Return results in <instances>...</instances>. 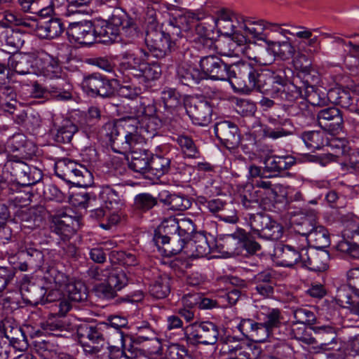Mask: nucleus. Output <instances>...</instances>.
I'll return each mask as SVG.
<instances>
[{"mask_svg":"<svg viewBox=\"0 0 359 359\" xmlns=\"http://www.w3.org/2000/svg\"><path fill=\"white\" fill-rule=\"evenodd\" d=\"M311 61L308 57L302 55L299 59L295 61V66L297 68L300 69V72L298 73V77L301 80L302 86H297L296 84L292 83L297 88L300 90L301 95L299 97H305L308 98L313 105H320L325 103V97L321 98L318 92L316 91L315 84L318 80V77L314 74H312L310 71ZM287 83H290L286 80Z\"/></svg>","mask_w":359,"mask_h":359,"instance_id":"nucleus-4","label":"nucleus"},{"mask_svg":"<svg viewBox=\"0 0 359 359\" xmlns=\"http://www.w3.org/2000/svg\"><path fill=\"white\" fill-rule=\"evenodd\" d=\"M188 245L191 246L194 256L202 257L210 252V247L208 243L206 236L203 233H195Z\"/></svg>","mask_w":359,"mask_h":359,"instance_id":"nucleus-45","label":"nucleus"},{"mask_svg":"<svg viewBox=\"0 0 359 359\" xmlns=\"http://www.w3.org/2000/svg\"><path fill=\"white\" fill-rule=\"evenodd\" d=\"M108 327V324L103 323L83 324L79 327L78 334L81 341L88 339L93 344H99L104 340V335Z\"/></svg>","mask_w":359,"mask_h":359,"instance_id":"nucleus-28","label":"nucleus"},{"mask_svg":"<svg viewBox=\"0 0 359 359\" xmlns=\"http://www.w3.org/2000/svg\"><path fill=\"white\" fill-rule=\"evenodd\" d=\"M106 18H108L107 21L116 25L118 28L122 26L127 20L126 13L118 5L116 7H108L107 11H102Z\"/></svg>","mask_w":359,"mask_h":359,"instance_id":"nucleus-64","label":"nucleus"},{"mask_svg":"<svg viewBox=\"0 0 359 359\" xmlns=\"http://www.w3.org/2000/svg\"><path fill=\"white\" fill-rule=\"evenodd\" d=\"M212 107L205 100H192L187 107V112L193 123L198 126H207L211 121Z\"/></svg>","mask_w":359,"mask_h":359,"instance_id":"nucleus-20","label":"nucleus"},{"mask_svg":"<svg viewBox=\"0 0 359 359\" xmlns=\"http://www.w3.org/2000/svg\"><path fill=\"white\" fill-rule=\"evenodd\" d=\"M65 26L59 18L39 20L38 36L41 39H53L64 32Z\"/></svg>","mask_w":359,"mask_h":359,"instance_id":"nucleus-29","label":"nucleus"},{"mask_svg":"<svg viewBox=\"0 0 359 359\" xmlns=\"http://www.w3.org/2000/svg\"><path fill=\"white\" fill-rule=\"evenodd\" d=\"M100 196L108 209H117L123 203L121 196L109 186L103 187Z\"/></svg>","mask_w":359,"mask_h":359,"instance_id":"nucleus-62","label":"nucleus"},{"mask_svg":"<svg viewBox=\"0 0 359 359\" xmlns=\"http://www.w3.org/2000/svg\"><path fill=\"white\" fill-rule=\"evenodd\" d=\"M249 224L253 233L261 238L278 241L283 236V226L266 214H250Z\"/></svg>","mask_w":359,"mask_h":359,"instance_id":"nucleus-7","label":"nucleus"},{"mask_svg":"<svg viewBox=\"0 0 359 359\" xmlns=\"http://www.w3.org/2000/svg\"><path fill=\"white\" fill-rule=\"evenodd\" d=\"M24 158L8 155L4 166V172L11 175V180L23 187L39 183L43 177L42 171L36 166L28 164Z\"/></svg>","mask_w":359,"mask_h":359,"instance_id":"nucleus-2","label":"nucleus"},{"mask_svg":"<svg viewBox=\"0 0 359 359\" xmlns=\"http://www.w3.org/2000/svg\"><path fill=\"white\" fill-rule=\"evenodd\" d=\"M227 355V359H255L256 358L253 347L245 343L229 347Z\"/></svg>","mask_w":359,"mask_h":359,"instance_id":"nucleus-55","label":"nucleus"},{"mask_svg":"<svg viewBox=\"0 0 359 359\" xmlns=\"http://www.w3.org/2000/svg\"><path fill=\"white\" fill-rule=\"evenodd\" d=\"M144 41L153 56L158 59L169 55L175 46L170 34L153 23L147 27Z\"/></svg>","mask_w":359,"mask_h":359,"instance_id":"nucleus-6","label":"nucleus"},{"mask_svg":"<svg viewBox=\"0 0 359 359\" xmlns=\"http://www.w3.org/2000/svg\"><path fill=\"white\" fill-rule=\"evenodd\" d=\"M160 201L168 205L170 210L183 211L191 206L190 201L184 196L177 194H166L165 198L160 194Z\"/></svg>","mask_w":359,"mask_h":359,"instance_id":"nucleus-51","label":"nucleus"},{"mask_svg":"<svg viewBox=\"0 0 359 359\" xmlns=\"http://www.w3.org/2000/svg\"><path fill=\"white\" fill-rule=\"evenodd\" d=\"M170 168V158L158 155L151 156L149 172H151L156 177H160L168 173Z\"/></svg>","mask_w":359,"mask_h":359,"instance_id":"nucleus-53","label":"nucleus"},{"mask_svg":"<svg viewBox=\"0 0 359 359\" xmlns=\"http://www.w3.org/2000/svg\"><path fill=\"white\" fill-rule=\"evenodd\" d=\"M147 341H153L156 343L155 348L157 350L161 348V341L157 337L156 332L147 322H143L142 325L137 326L136 332L133 337V342L142 344Z\"/></svg>","mask_w":359,"mask_h":359,"instance_id":"nucleus-41","label":"nucleus"},{"mask_svg":"<svg viewBox=\"0 0 359 359\" xmlns=\"http://www.w3.org/2000/svg\"><path fill=\"white\" fill-rule=\"evenodd\" d=\"M161 100L164 107V116L167 119H171L181 107V95L175 88H165L161 92Z\"/></svg>","mask_w":359,"mask_h":359,"instance_id":"nucleus-31","label":"nucleus"},{"mask_svg":"<svg viewBox=\"0 0 359 359\" xmlns=\"http://www.w3.org/2000/svg\"><path fill=\"white\" fill-rule=\"evenodd\" d=\"M77 131L78 127L76 125L70 120H65L57 129L54 139L58 143H69Z\"/></svg>","mask_w":359,"mask_h":359,"instance_id":"nucleus-49","label":"nucleus"},{"mask_svg":"<svg viewBox=\"0 0 359 359\" xmlns=\"http://www.w3.org/2000/svg\"><path fill=\"white\" fill-rule=\"evenodd\" d=\"M34 348L42 359H72L69 355L57 354V346L48 341L39 340L34 342Z\"/></svg>","mask_w":359,"mask_h":359,"instance_id":"nucleus-40","label":"nucleus"},{"mask_svg":"<svg viewBox=\"0 0 359 359\" xmlns=\"http://www.w3.org/2000/svg\"><path fill=\"white\" fill-rule=\"evenodd\" d=\"M329 254L327 251L318 252L305 248L302 266L313 271H324L328 268Z\"/></svg>","mask_w":359,"mask_h":359,"instance_id":"nucleus-23","label":"nucleus"},{"mask_svg":"<svg viewBox=\"0 0 359 359\" xmlns=\"http://www.w3.org/2000/svg\"><path fill=\"white\" fill-rule=\"evenodd\" d=\"M158 229L161 233H164L172 237V242H179L177 248H169L171 254L177 255L180 253L184 247L185 238H182L179 236V226L177 218L170 217L163 220Z\"/></svg>","mask_w":359,"mask_h":359,"instance_id":"nucleus-27","label":"nucleus"},{"mask_svg":"<svg viewBox=\"0 0 359 359\" xmlns=\"http://www.w3.org/2000/svg\"><path fill=\"white\" fill-rule=\"evenodd\" d=\"M184 337L189 344L213 345L219 339V327L210 321L195 322L183 329Z\"/></svg>","mask_w":359,"mask_h":359,"instance_id":"nucleus-5","label":"nucleus"},{"mask_svg":"<svg viewBox=\"0 0 359 359\" xmlns=\"http://www.w3.org/2000/svg\"><path fill=\"white\" fill-rule=\"evenodd\" d=\"M257 320L261 321L273 333L283 327L281 313L278 309L262 306L257 314Z\"/></svg>","mask_w":359,"mask_h":359,"instance_id":"nucleus-32","label":"nucleus"},{"mask_svg":"<svg viewBox=\"0 0 359 359\" xmlns=\"http://www.w3.org/2000/svg\"><path fill=\"white\" fill-rule=\"evenodd\" d=\"M353 293H355V290L351 284L348 283V284L341 285L337 290L335 300L340 306H352L354 304L352 296Z\"/></svg>","mask_w":359,"mask_h":359,"instance_id":"nucleus-61","label":"nucleus"},{"mask_svg":"<svg viewBox=\"0 0 359 359\" xmlns=\"http://www.w3.org/2000/svg\"><path fill=\"white\" fill-rule=\"evenodd\" d=\"M272 26L278 27L277 25H272V23L264 20H248L243 25V29L245 30L246 34L258 40L264 41L266 43V41L269 40L267 39V34L265 33L264 31L266 29L271 30V27Z\"/></svg>","mask_w":359,"mask_h":359,"instance_id":"nucleus-35","label":"nucleus"},{"mask_svg":"<svg viewBox=\"0 0 359 359\" xmlns=\"http://www.w3.org/2000/svg\"><path fill=\"white\" fill-rule=\"evenodd\" d=\"M316 337V346L313 353H321L333 350L337 344L336 329L330 325L314 326L311 328Z\"/></svg>","mask_w":359,"mask_h":359,"instance_id":"nucleus-13","label":"nucleus"},{"mask_svg":"<svg viewBox=\"0 0 359 359\" xmlns=\"http://www.w3.org/2000/svg\"><path fill=\"white\" fill-rule=\"evenodd\" d=\"M264 170L266 172H280L288 170L296 163V159L290 155L269 156L264 159Z\"/></svg>","mask_w":359,"mask_h":359,"instance_id":"nucleus-33","label":"nucleus"},{"mask_svg":"<svg viewBox=\"0 0 359 359\" xmlns=\"http://www.w3.org/2000/svg\"><path fill=\"white\" fill-rule=\"evenodd\" d=\"M306 212H310L309 215H306L302 219L300 224H298L295 227V231L299 234L306 237L307 240L315 226L317 225L318 222L316 220V211L313 210H308Z\"/></svg>","mask_w":359,"mask_h":359,"instance_id":"nucleus-57","label":"nucleus"},{"mask_svg":"<svg viewBox=\"0 0 359 359\" xmlns=\"http://www.w3.org/2000/svg\"><path fill=\"white\" fill-rule=\"evenodd\" d=\"M81 87L88 94L102 97L111 96L114 91L111 81L98 73L85 76L81 82Z\"/></svg>","mask_w":359,"mask_h":359,"instance_id":"nucleus-11","label":"nucleus"},{"mask_svg":"<svg viewBox=\"0 0 359 359\" xmlns=\"http://www.w3.org/2000/svg\"><path fill=\"white\" fill-rule=\"evenodd\" d=\"M176 76L179 82L189 86L198 84L204 79V74L196 67L187 62H182L178 65Z\"/></svg>","mask_w":359,"mask_h":359,"instance_id":"nucleus-26","label":"nucleus"},{"mask_svg":"<svg viewBox=\"0 0 359 359\" xmlns=\"http://www.w3.org/2000/svg\"><path fill=\"white\" fill-rule=\"evenodd\" d=\"M161 75V68L158 63H147L144 60V64L140 68V72L136 77L142 79L144 81H149L158 79Z\"/></svg>","mask_w":359,"mask_h":359,"instance_id":"nucleus-60","label":"nucleus"},{"mask_svg":"<svg viewBox=\"0 0 359 359\" xmlns=\"http://www.w3.org/2000/svg\"><path fill=\"white\" fill-rule=\"evenodd\" d=\"M170 292V278L166 273L159 275L149 287V294L156 299H163Z\"/></svg>","mask_w":359,"mask_h":359,"instance_id":"nucleus-36","label":"nucleus"},{"mask_svg":"<svg viewBox=\"0 0 359 359\" xmlns=\"http://www.w3.org/2000/svg\"><path fill=\"white\" fill-rule=\"evenodd\" d=\"M95 34L100 42L112 43L117 41L121 29L107 20H97L95 22Z\"/></svg>","mask_w":359,"mask_h":359,"instance_id":"nucleus-34","label":"nucleus"},{"mask_svg":"<svg viewBox=\"0 0 359 359\" xmlns=\"http://www.w3.org/2000/svg\"><path fill=\"white\" fill-rule=\"evenodd\" d=\"M6 19L16 26H22L29 28L30 30H36L38 35L39 20L22 17L20 14L15 13H7Z\"/></svg>","mask_w":359,"mask_h":359,"instance_id":"nucleus-59","label":"nucleus"},{"mask_svg":"<svg viewBox=\"0 0 359 359\" xmlns=\"http://www.w3.org/2000/svg\"><path fill=\"white\" fill-rule=\"evenodd\" d=\"M65 291L69 300L82 302L88 298L87 287L81 281L69 283L65 286Z\"/></svg>","mask_w":359,"mask_h":359,"instance_id":"nucleus-52","label":"nucleus"},{"mask_svg":"<svg viewBox=\"0 0 359 359\" xmlns=\"http://www.w3.org/2000/svg\"><path fill=\"white\" fill-rule=\"evenodd\" d=\"M301 138L308 148L320 149L328 142L325 131H307L302 134Z\"/></svg>","mask_w":359,"mask_h":359,"instance_id":"nucleus-46","label":"nucleus"},{"mask_svg":"<svg viewBox=\"0 0 359 359\" xmlns=\"http://www.w3.org/2000/svg\"><path fill=\"white\" fill-rule=\"evenodd\" d=\"M174 140L179 145L182 154L187 158H196L200 156L198 148L192 138L187 135H177Z\"/></svg>","mask_w":359,"mask_h":359,"instance_id":"nucleus-48","label":"nucleus"},{"mask_svg":"<svg viewBox=\"0 0 359 359\" xmlns=\"http://www.w3.org/2000/svg\"><path fill=\"white\" fill-rule=\"evenodd\" d=\"M335 248L353 259H359V224L346 232L344 237L337 243Z\"/></svg>","mask_w":359,"mask_h":359,"instance_id":"nucleus-24","label":"nucleus"},{"mask_svg":"<svg viewBox=\"0 0 359 359\" xmlns=\"http://www.w3.org/2000/svg\"><path fill=\"white\" fill-rule=\"evenodd\" d=\"M228 81L236 92L249 93L257 90L274 99L292 102L301 95L292 83H287L282 72H273L256 68L248 62L240 61L229 65Z\"/></svg>","mask_w":359,"mask_h":359,"instance_id":"nucleus-1","label":"nucleus"},{"mask_svg":"<svg viewBox=\"0 0 359 359\" xmlns=\"http://www.w3.org/2000/svg\"><path fill=\"white\" fill-rule=\"evenodd\" d=\"M224 241L229 243L233 241L236 245H240L248 253L253 255L260 250V245L242 233L227 234L225 236Z\"/></svg>","mask_w":359,"mask_h":359,"instance_id":"nucleus-39","label":"nucleus"},{"mask_svg":"<svg viewBox=\"0 0 359 359\" xmlns=\"http://www.w3.org/2000/svg\"><path fill=\"white\" fill-rule=\"evenodd\" d=\"M291 337L306 344L309 346V352L313 353V347L316 346V337H313L311 333L306 330L304 325L299 326L292 324L291 327Z\"/></svg>","mask_w":359,"mask_h":359,"instance_id":"nucleus-50","label":"nucleus"},{"mask_svg":"<svg viewBox=\"0 0 359 359\" xmlns=\"http://www.w3.org/2000/svg\"><path fill=\"white\" fill-rule=\"evenodd\" d=\"M201 72L204 74V79L209 76L214 80H228L229 65L217 55H210L203 57L200 60Z\"/></svg>","mask_w":359,"mask_h":359,"instance_id":"nucleus-10","label":"nucleus"},{"mask_svg":"<svg viewBox=\"0 0 359 359\" xmlns=\"http://www.w3.org/2000/svg\"><path fill=\"white\" fill-rule=\"evenodd\" d=\"M71 86L64 79H60L55 84L43 88L37 82H34L30 91L34 98H47L48 95L57 100H69L72 98Z\"/></svg>","mask_w":359,"mask_h":359,"instance_id":"nucleus-9","label":"nucleus"},{"mask_svg":"<svg viewBox=\"0 0 359 359\" xmlns=\"http://www.w3.org/2000/svg\"><path fill=\"white\" fill-rule=\"evenodd\" d=\"M318 125L324 131L338 134L342 130L344 120L341 111L336 107H327L320 110L317 114Z\"/></svg>","mask_w":359,"mask_h":359,"instance_id":"nucleus-14","label":"nucleus"},{"mask_svg":"<svg viewBox=\"0 0 359 359\" xmlns=\"http://www.w3.org/2000/svg\"><path fill=\"white\" fill-rule=\"evenodd\" d=\"M307 241L312 244L316 249L325 248L330 244L328 231L322 225L317 224Z\"/></svg>","mask_w":359,"mask_h":359,"instance_id":"nucleus-44","label":"nucleus"},{"mask_svg":"<svg viewBox=\"0 0 359 359\" xmlns=\"http://www.w3.org/2000/svg\"><path fill=\"white\" fill-rule=\"evenodd\" d=\"M55 173L62 180L77 187H87L93 182V174L86 166L68 158L55 162Z\"/></svg>","mask_w":359,"mask_h":359,"instance_id":"nucleus-3","label":"nucleus"},{"mask_svg":"<svg viewBox=\"0 0 359 359\" xmlns=\"http://www.w3.org/2000/svg\"><path fill=\"white\" fill-rule=\"evenodd\" d=\"M331 149V151L325 154V157L328 161H337V159L346 152L345 142L344 140H337L334 138L329 139L328 142L325 144Z\"/></svg>","mask_w":359,"mask_h":359,"instance_id":"nucleus-63","label":"nucleus"},{"mask_svg":"<svg viewBox=\"0 0 359 359\" xmlns=\"http://www.w3.org/2000/svg\"><path fill=\"white\" fill-rule=\"evenodd\" d=\"M46 214V209L42 205H39L22 210L18 217L23 228L34 229L42 224Z\"/></svg>","mask_w":359,"mask_h":359,"instance_id":"nucleus-25","label":"nucleus"},{"mask_svg":"<svg viewBox=\"0 0 359 359\" xmlns=\"http://www.w3.org/2000/svg\"><path fill=\"white\" fill-rule=\"evenodd\" d=\"M67 34L76 42L84 45H90L96 40L95 22L83 21L70 23Z\"/></svg>","mask_w":359,"mask_h":359,"instance_id":"nucleus-17","label":"nucleus"},{"mask_svg":"<svg viewBox=\"0 0 359 359\" xmlns=\"http://www.w3.org/2000/svg\"><path fill=\"white\" fill-rule=\"evenodd\" d=\"M105 332L107 333V349L101 354L100 359L105 355H108L111 348L117 347L119 349L124 348L125 347V334L122 330H106Z\"/></svg>","mask_w":359,"mask_h":359,"instance_id":"nucleus-56","label":"nucleus"},{"mask_svg":"<svg viewBox=\"0 0 359 359\" xmlns=\"http://www.w3.org/2000/svg\"><path fill=\"white\" fill-rule=\"evenodd\" d=\"M126 122L127 118L108 121L103 126L101 130L102 135L109 139L112 148L116 151H117V140L121 138L123 131L125 129L128 130Z\"/></svg>","mask_w":359,"mask_h":359,"instance_id":"nucleus-30","label":"nucleus"},{"mask_svg":"<svg viewBox=\"0 0 359 359\" xmlns=\"http://www.w3.org/2000/svg\"><path fill=\"white\" fill-rule=\"evenodd\" d=\"M238 330L245 337L250 338L256 342H264L270 337L277 338L273 333L261 321H255L252 319H243L238 325Z\"/></svg>","mask_w":359,"mask_h":359,"instance_id":"nucleus-12","label":"nucleus"},{"mask_svg":"<svg viewBox=\"0 0 359 359\" xmlns=\"http://www.w3.org/2000/svg\"><path fill=\"white\" fill-rule=\"evenodd\" d=\"M53 232L61 236L62 240L69 239L75 233L74 224L76 221L65 212H58L52 216Z\"/></svg>","mask_w":359,"mask_h":359,"instance_id":"nucleus-21","label":"nucleus"},{"mask_svg":"<svg viewBox=\"0 0 359 359\" xmlns=\"http://www.w3.org/2000/svg\"><path fill=\"white\" fill-rule=\"evenodd\" d=\"M327 100L343 108H348L353 102L351 93L348 90L340 88H334L328 90L327 93Z\"/></svg>","mask_w":359,"mask_h":359,"instance_id":"nucleus-47","label":"nucleus"},{"mask_svg":"<svg viewBox=\"0 0 359 359\" xmlns=\"http://www.w3.org/2000/svg\"><path fill=\"white\" fill-rule=\"evenodd\" d=\"M11 149L19 151L22 158H29L36 151V147L32 142L27 140L22 134H17L11 140Z\"/></svg>","mask_w":359,"mask_h":359,"instance_id":"nucleus-37","label":"nucleus"},{"mask_svg":"<svg viewBox=\"0 0 359 359\" xmlns=\"http://www.w3.org/2000/svg\"><path fill=\"white\" fill-rule=\"evenodd\" d=\"M215 133L228 149L238 147L241 141L238 126L233 122L224 121L218 122L215 126Z\"/></svg>","mask_w":359,"mask_h":359,"instance_id":"nucleus-16","label":"nucleus"},{"mask_svg":"<svg viewBox=\"0 0 359 359\" xmlns=\"http://www.w3.org/2000/svg\"><path fill=\"white\" fill-rule=\"evenodd\" d=\"M262 133L264 137L276 140L292 135L293 127L290 121L285 119L274 128L269 126H263Z\"/></svg>","mask_w":359,"mask_h":359,"instance_id":"nucleus-38","label":"nucleus"},{"mask_svg":"<svg viewBox=\"0 0 359 359\" xmlns=\"http://www.w3.org/2000/svg\"><path fill=\"white\" fill-rule=\"evenodd\" d=\"M305 248H294L289 245L278 244L275 248V255L278 264L285 267H292L299 262L302 264Z\"/></svg>","mask_w":359,"mask_h":359,"instance_id":"nucleus-19","label":"nucleus"},{"mask_svg":"<svg viewBox=\"0 0 359 359\" xmlns=\"http://www.w3.org/2000/svg\"><path fill=\"white\" fill-rule=\"evenodd\" d=\"M142 111V117L139 121L140 124V129L142 135L148 140L152 139L158 134V131L162 127V121L156 116L154 115L156 111L154 105L149 104L145 107L144 104L140 105Z\"/></svg>","mask_w":359,"mask_h":359,"instance_id":"nucleus-15","label":"nucleus"},{"mask_svg":"<svg viewBox=\"0 0 359 359\" xmlns=\"http://www.w3.org/2000/svg\"><path fill=\"white\" fill-rule=\"evenodd\" d=\"M266 44H271V50L276 55L281 57L286 60L292 57L295 52L294 46L291 44L288 39L284 41H266Z\"/></svg>","mask_w":359,"mask_h":359,"instance_id":"nucleus-58","label":"nucleus"},{"mask_svg":"<svg viewBox=\"0 0 359 359\" xmlns=\"http://www.w3.org/2000/svg\"><path fill=\"white\" fill-rule=\"evenodd\" d=\"M151 154L147 151H133L129 168L134 172L144 174L149 172Z\"/></svg>","mask_w":359,"mask_h":359,"instance_id":"nucleus-42","label":"nucleus"},{"mask_svg":"<svg viewBox=\"0 0 359 359\" xmlns=\"http://www.w3.org/2000/svg\"><path fill=\"white\" fill-rule=\"evenodd\" d=\"M241 203L246 209L261 208L256 185L246 186L240 195Z\"/></svg>","mask_w":359,"mask_h":359,"instance_id":"nucleus-54","label":"nucleus"},{"mask_svg":"<svg viewBox=\"0 0 359 359\" xmlns=\"http://www.w3.org/2000/svg\"><path fill=\"white\" fill-rule=\"evenodd\" d=\"M138 123L139 121L137 118L130 116L127 117L128 130L125 129L123 131L121 138L117 140V152H126L131 150L137 144H142L147 140L141 133L140 129H138Z\"/></svg>","mask_w":359,"mask_h":359,"instance_id":"nucleus-8","label":"nucleus"},{"mask_svg":"<svg viewBox=\"0 0 359 359\" xmlns=\"http://www.w3.org/2000/svg\"><path fill=\"white\" fill-rule=\"evenodd\" d=\"M267 47L266 48H260V50L257 55H254L250 53L251 49L257 48L258 47L255 43H252L251 45H248L245 49V54L247 56L259 63L262 65H269L273 63L275 60L276 53L271 51V44H266Z\"/></svg>","mask_w":359,"mask_h":359,"instance_id":"nucleus-43","label":"nucleus"},{"mask_svg":"<svg viewBox=\"0 0 359 359\" xmlns=\"http://www.w3.org/2000/svg\"><path fill=\"white\" fill-rule=\"evenodd\" d=\"M255 185L260 199L261 208L270 209L276 199L277 189H280V185L273 184L271 181L266 179L257 180L255 182Z\"/></svg>","mask_w":359,"mask_h":359,"instance_id":"nucleus-22","label":"nucleus"},{"mask_svg":"<svg viewBox=\"0 0 359 359\" xmlns=\"http://www.w3.org/2000/svg\"><path fill=\"white\" fill-rule=\"evenodd\" d=\"M140 54L126 50L121 54L119 69L123 73H127L136 77L140 72V68L144 64V60L149 57V53L145 50L140 48Z\"/></svg>","mask_w":359,"mask_h":359,"instance_id":"nucleus-18","label":"nucleus"}]
</instances>
